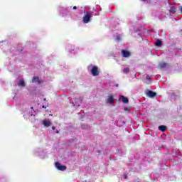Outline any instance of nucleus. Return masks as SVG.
<instances>
[{"label":"nucleus","mask_w":182,"mask_h":182,"mask_svg":"<svg viewBox=\"0 0 182 182\" xmlns=\"http://www.w3.org/2000/svg\"><path fill=\"white\" fill-rule=\"evenodd\" d=\"M91 18H92V16H90V13L87 12L82 18L84 23H89V22H90Z\"/></svg>","instance_id":"1"},{"label":"nucleus","mask_w":182,"mask_h":182,"mask_svg":"<svg viewBox=\"0 0 182 182\" xmlns=\"http://www.w3.org/2000/svg\"><path fill=\"white\" fill-rule=\"evenodd\" d=\"M91 73L92 76H99V74H100L99 68L97 66H93L91 70Z\"/></svg>","instance_id":"2"},{"label":"nucleus","mask_w":182,"mask_h":182,"mask_svg":"<svg viewBox=\"0 0 182 182\" xmlns=\"http://www.w3.org/2000/svg\"><path fill=\"white\" fill-rule=\"evenodd\" d=\"M55 167L58 170H60V171H65V170H66V166L61 165L59 162H55Z\"/></svg>","instance_id":"3"},{"label":"nucleus","mask_w":182,"mask_h":182,"mask_svg":"<svg viewBox=\"0 0 182 182\" xmlns=\"http://www.w3.org/2000/svg\"><path fill=\"white\" fill-rule=\"evenodd\" d=\"M122 55L123 56V58H129L130 56L131 53L130 51L127 50H122Z\"/></svg>","instance_id":"4"},{"label":"nucleus","mask_w":182,"mask_h":182,"mask_svg":"<svg viewBox=\"0 0 182 182\" xmlns=\"http://www.w3.org/2000/svg\"><path fill=\"white\" fill-rule=\"evenodd\" d=\"M119 100H122V102L127 104L129 103V98L123 96V95H120L119 96Z\"/></svg>","instance_id":"5"},{"label":"nucleus","mask_w":182,"mask_h":182,"mask_svg":"<svg viewBox=\"0 0 182 182\" xmlns=\"http://www.w3.org/2000/svg\"><path fill=\"white\" fill-rule=\"evenodd\" d=\"M32 82L33 83H38V85H41V83H42V82L41 81V80H39V77H33L32 79Z\"/></svg>","instance_id":"6"},{"label":"nucleus","mask_w":182,"mask_h":182,"mask_svg":"<svg viewBox=\"0 0 182 182\" xmlns=\"http://www.w3.org/2000/svg\"><path fill=\"white\" fill-rule=\"evenodd\" d=\"M43 124L45 127H49V126H50V124H52V122L50 121H48V119H44L43 121Z\"/></svg>","instance_id":"7"},{"label":"nucleus","mask_w":182,"mask_h":182,"mask_svg":"<svg viewBox=\"0 0 182 182\" xmlns=\"http://www.w3.org/2000/svg\"><path fill=\"white\" fill-rule=\"evenodd\" d=\"M107 103H109L110 105L114 103V100L113 99L112 95L108 96V98L107 100Z\"/></svg>","instance_id":"8"},{"label":"nucleus","mask_w":182,"mask_h":182,"mask_svg":"<svg viewBox=\"0 0 182 182\" xmlns=\"http://www.w3.org/2000/svg\"><path fill=\"white\" fill-rule=\"evenodd\" d=\"M156 93L151 91V90H149L147 93V95L149 96V97H154L155 96H156Z\"/></svg>","instance_id":"9"},{"label":"nucleus","mask_w":182,"mask_h":182,"mask_svg":"<svg viewBox=\"0 0 182 182\" xmlns=\"http://www.w3.org/2000/svg\"><path fill=\"white\" fill-rule=\"evenodd\" d=\"M154 45L156 46H163V42L161 41V40H160V39H158L157 41H156V42H155L154 43Z\"/></svg>","instance_id":"10"},{"label":"nucleus","mask_w":182,"mask_h":182,"mask_svg":"<svg viewBox=\"0 0 182 182\" xmlns=\"http://www.w3.org/2000/svg\"><path fill=\"white\" fill-rule=\"evenodd\" d=\"M159 130L161 132H166V130H167V127L166 125H161L159 127Z\"/></svg>","instance_id":"11"},{"label":"nucleus","mask_w":182,"mask_h":182,"mask_svg":"<svg viewBox=\"0 0 182 182\" xmlns=\"http://www.w3.org/2000/svg\"><path fill=\"white\" fill-rule=\"evenodd\" d=\"M18 86H21L22 87H25L26 85L25 84V81L23 80H20V81L18 83Z\"/></svg>","instance_id":"12"},{"label":"nucleus","mask_w":182,"mask_h":182,"mask_svg":"<svg viewBox=\"0 0 182 182\" xmlns=\"http://www.w3.org/2000/svg\"><path fill=\"white\" fill-rule=\"evenodd\" d=\"M159 66L160 69H164V68H166V66H167V63H160Z\"/></svg>","instance_id":"13"},{"label":"nucleus","mask_w":182,"mask_h":182,"mask_svg":"<svg viewBox=\"0 0 182 182\" xmlns=\"http://www.w3.org/2000/svg\"><path fill=\"white\" fill-rule=\"evenodd\" d=\"M169 12H171V14H176V7L174 6L171 7Z\"/></svg>","instance_id":"14"},{"label":"nucleus","mask_w":182,"mask_h":182,"mask_svg":"<svg viewBox=\"0 0 182 182\" xmlns=\"http://www.w3.org/2000/svg\"><path fill=\"white\" fill-rule=\"evenodd\" d=\"M123 72L124 73H129L130 72V69L129 68H125Z\"/></svg>","instance_id":"15"},{"label":"nucleus","mask_w":182,"mask_h":182,"mask_svg":"<svg viewBox=\"0 0 182 182\" xmlns=\"http://www.w3.org/2000/svg\"><path fill=\"white\" fill-rule=\"evenodd\" d=\"M146 80H149V82H151V77H150V75H146Z\"/></svg>","instance_id":"16"},{"label":"nucleus","mask_w":182,"mask_h":182,"mask_svg":"<svg viewBox=\"0 0 182 182\" xmlns=\"http://www.w3.org/2000/svg\"><path fill=\"white\" fill-rule=\"evenodd\" d=\"M179 11H181V14H182V6L179 7Z\"/></svg>","instance_id":"17"},{"label":"nucleus","mask_w":182,"mask_h":182,"mask_svg":"<svg viewBox=\"0 0 182 182\" xmlns=\"http://www.w3.org/2000/svg\"><path fill=\"white\" fill-rule=\"evenodd\" d=\"M48 107V105L47 106H45V105L42 106L43 109H46V107Z\"/></svg>","instance_id":"18"},{"label":"nucleus","mask_w":182,"mask_h":182,"mask_svg":"<svg viewBox=\"0 0 182 182\" xmlns=\"http://www.w3.org/2000/svg\"><path fill=\"white\" fill-rule=\"evenodd\" d=\"M73 9H77V7L76 6H73Z\"/></svg>","instance_id":"19"},{"label":"nucleus","mask_w":182,"mask_h":182,"mask_svg":"<svg viewBox=\"0 0 182 182\" xmlns=\"http://www.w3.org/2000/svg\"><path fill=\"white\" fill-rule=\"evenodd\" d=\"M124 177L125 179H127V175H126V174L124 175Z\"/></svg>","instance_id":"20"},{"label":"nucleus","mask_w":182,"mask_h":182,"mask_svg":"<svg viewBox=\"0 0 182 182\" xmlns=\"http://www.w3.org/2000/svg\"><path fill=\"white\" fill-rule=\"evenodd\" d=\"M52 130H55V129H56V127H52Z\"/></svg>","instance_id":"21"},{"label":"nucleus","mask_w":182,"mask_h":182,"mask_svg":"<svg viewBox=\"0 0 182 182\" xmlns=\"http://www.w3.org/2000/svg\"><path fill=\"white\" fill-rule=\"evenodd\" d=\"M78 101L80 102V103H82V100L78 99Z\"/></svg>","instance_id":"22"},{"label":"nucleus","mask_w":182,"mask_h":182,"mask_svg":"<svg viewBox=\"0 0 182 182\" xmlns=\"http://www.w3.org/2000/svg\"><path fill=\"white\" fill-rule=\"evenodd\" d=\"M56 133H57V134H59V131H56Z\"/></svg>","instance_id":"23"},{"label":"nucleus","mask_w":182,"mask_h":182,"mask_svg":"<svg viewBox=\"0 0 182 182\" xmlns=\"http://www.w3.org/2000/svg\"><path fill=\"white\" fill-rule=\"evenodd\" d=\"M31 109H33V107H31Z\"/></svg>","instance_id":"24"},{"label":"nucleus","mask_w":182,"mask_h":182,"mask_svg":"<svg viewBox=\"0 0 182 182\" xmlns=\"http://www.w3.org/2000/svg\"><path fill=\"white\" fill-rule=\"evenodd\" d=\"M124 110H127V108H124Z\"/></svg>","instance_id":"25"},{"label":"nucleus","mask_w":182,"mask_h":182,"mask_svg":"<svg viewBox=\"0 0 182 182\" xmlns=\"http://www.w3.org/2000/svg\"><path fill=\"white\" fill-rule=\"evenodd\" d=\"M97 153H100V151H97Z\"/></svg>","instance_id":"26"},{"label":"nucleus","mask_w":182,"mask_h":182,"mask_svg":"<svg viewBox=\"0 0 182 182\" xmlns=\"http://www.w3.org/2000/svg\"><path fill=\"white\" fill-rule=\"evenodd\" d=\"M77 106H80V104H78V105H77Z\"/></svg>","instance_id":"27"}]
</instances>
